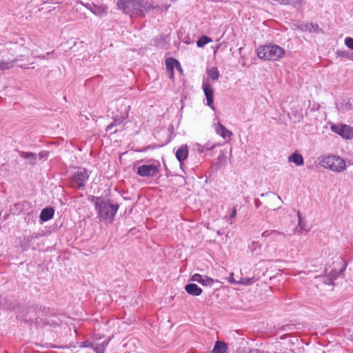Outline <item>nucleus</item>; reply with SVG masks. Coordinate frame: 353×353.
Listing matches in <instances>:
<instances>
[{"label": "nucleus", "instance_id": "obj_19", "mask_svg": "<svg viewBox=\"0 0 353 353\" xmlns=\"http://www.w3.org/2000/svg\"><path fill=\"white\" fill-rule=\"evenodd\" d=\"M165 65L168 70H174V67L177 68V69L179 70L180 71L182 70L179 62L175 59L169 58L166 59Z\"/></svg>", "mask_w": 353, "mask_h": 353}, {"label": "nucleus", "instance_id": "obj_44", "mask_svg": "<svg viewBox=\"0 0 353 353\" xmlns=\"http://www.w3.org/2000/svg\"><path fill=\"white\" fill-rule=\"evenodd\" d=\"M351 58H352V61H353V56Z\"/></svg>", "mask_w": 353, "mask_h": 353}, {"label": "nucleus", "instance_id": "obj_29", "mask_svg": "<svg viewBox=\"0 0 353 353\" xmlns=\"http://www.w3.org/2000/svg\"><path fill=\"white\" fill-rule=\"evenodd\" d=\"M202 277L203 276L199 274H194L191 277V280L193 281H196V282H198V283H200L201 281L202 280Z\"/></svg>", "mask_w": 353, "mask_h": 353}, {"label": "nucleus", "instance_id": "obj_30", "mask_svg": "<svg viewBox=\"0 0 353 353\" xmlns=\"http://www.w3.org/2000/svg\"><path fill=\"white\" fill-rule=\"evenodd\" d=\"M340 54L352 61V58H350V57H352L353 56V52L350 53V52H342L340 53Z\"/></svg>", "mask_w": 353, "mask_h": 353}, {"label": "nucleus", "instance_id": "obj_20", "mask_svg": "<svg viewBox=\"0 0 353 353\" xmlns=\"http://www.w3.org/2000/svg\"><path fill=\"white\" fill-rule=\"evenodd\" d=\"M207 74L209 76V77L215 81L217 80L220 76L219 72L216 67H212L207 70Z\"/></svg>", "mask_w": 353, "mask_h": 353}, {"label": "nucleus", "instance_id": "obj_22", "mask_svg": "<svg viewBox=\"0 0 353 353\" xmlns=\"http://www.w3.org/2000/svg\"><path fill=\"white\" fill-rule=\"evenodd\" d=\"M227 161V157L225 153L223 151H221L218 158H217V162L216 165L219 167L222 166Z\"/></svg>", "mask_w": 353, "mask_h": 353}, {"label": "nucleus", "instance_id": "obj_16", "mask_svg": "<svg viewBox=\"0 0 353 353\" xmlns=\"http://www.w3.org/2000/svg\"><path fill=\"white\" fill-rule=\"evenodd\" d=\"M188 154V150L187 145H182L176 152V157L179 162L184 161Z\"/></svg>", "mask_w": 353, "mask_h": 353}, {"label": "nucleus", "instance_id": "obj_28", "mask_svg": "<svg viewBox=\"0 0 353 353\" xmlns=\"http://www.w3.org/2000/svg\"><path fill=\"white\" fill-rule=\"evenodd\" d=\"M310 26L312 28L310 29V31H313L316 33H321L323 32L317 24H310Z\"/></svg>", "mask_w": 353, "mask_h": 353}, {"label": "nucleus", "instance_id": "obj_25", "mask_svg": "<svg viewBox=\"0 0 353 353\" xmlns=\"http://www.w3.org/2000/svg\"><path fill=\"white\" fill-rule=\"evenodd\" d=\"M122 122H123V119L121 118L114 119V121L112 123H111L110 124H109L106 127V131L107 132L111 131L114 126H115L117 125H120Z\"/></svg>", "mask_w": 353, "mask_h": 353}, {"label": "nucleus", "instance_id": "obj_24", "mask_svg": "<svg viewBox=\"0 0 353 353\" xmlns=\"http://www.w3.org/2000/svg\"><path fill=\"white\" fill-rule=\"evenodd\" d=\"M272 234H284L283 232H279L277 230H265L264 231L261 236L264 238L271 237Z\"/></svg>", "mask_w": 353, "mask_h": 353}, {"label": "nucleus", "instance_id": "obj_17", "mask_svg": "<svg viewBox=\"0 0 353 353\" xmlns=\"http://www.w3.org/2000/svg\"><path fill=\"white\" fill-rule=\"evenodd\" d=\"M228 345L225 342L217 341L211 353H225Z\"/></svg>", "mask_w": 353, "mask_h": 353}, {"label": "nucleus", "instance_id": "obj_23", "mask_svg": "<svg viewBox=\"0 0 353 353\" xmlns=\"http://www.w3.org/2000/svg\"><path fill=\"white\" fill-rule=\"evenodd\" d=\"M214 282V280L207 276H203L202 280L199 283L203 286H211Z\"/></svg>", "mask_w": 353, "mask_h": 353}, {"label": "nucleus", "instance_id": "obj_34", "mask_svg": "<svg viewBox=\"0 0 353 353\" xmlns=\"http://www.w3.org/2000/svg\"><path fill=\"white\" fill-rule=\"evenodd\" d=\"M297 215H298V217H299V227L301 228V229H304L303 226V223H301V214L299 212H297Z\"/></svg>", "mask_w": 353, "mask_h": 353}, {"label": "nucleus", "instance_id": "obj_5", "mask_svg": "<svg viewBox=\"0 0 353 353\" xmlns=\"http://www.w3.org/2000/svg\"><path fill=\"white\" fill-rule=\"evenodd\" d=\"M284 53V50L276 45L260 46L257 49L259 58L265 60H278L283 57Z\"/></svg>", "mask_w": 353, "mask_h": 353}, {"label": "nucleus", "instance_id": "obj_39", "mask_svg": "<svg viewBox=\"0 0 353 353\" xmlns=\"http://www.w3.org/2000/svg\"><path fill=\"white\" fill-rule=\"evenodd\" d=\"M169 75L170 78H173L174 76V70H168Z\"/></svg>", "mask_w": 353, "mask_h": 353}, {"label": "nucleus", "instance_id": "obj_37", "mask_svg": "<svg viewBox=\"0 0 353 353\" xmlns=\"http://www.w3.org/2000/svg\"><path fill=\"white\" fill-rule=\"evenodd\" d=\"M254 204H255V206L257 208H259L260 207V205H261V202L259 201V199H256L254 201Z\"/></svg>", "mask_w": 353, "mask_h": 353}, {"label": "nucleus", "instance_id": "obj_15", "mask_svg": "<svg viewBox=\"0 0 353 353\" xmlns=\"http://www.w3.org/2000/svg\"><path fill=\"white\" fill-rule=\"evenodd\" d=\"M288 161L294 163L296 166H301L304 164L303 156L298 152H294L288 157Z\"/></svg>", "mask_w": 353, "mask_h": 353}, {"label": "nucleus", "instance_id": "obj_9", "mask_svg": "<svg viewBox=\"0 0 353 353\" xmlns=\"http://www.w3.org/2000/svg\"><path fill=\"white\" fill-rule=\"evenodd\" d=\"M331 130L344 139H350L353 138V128L347 125L333 124L331 125Z\"/></svg>", "mask_w": 353, "mask_h": 353}, {"label": "nucleus", "instance_id": "obj_42", "mask_svg": "<svg viewBox=\"0 0 353 353\" xmlns=\"http://www.w3.org/2000/svg\"><path fill=\"white\" fill-rule=\"evenodd\" d=\"M23 56H25V54H19V57H23Z\"/></svg>", "mask_w": 353, "mask_h": 353}, {"label": "nucleus", "instance_id": "obj_7", "mask_svg": "<svg viewBox=\"0 0 353 353\" xmlns=\"http://www.w3.org/2000/svg\"><path fill=\"white\" fill-rule=\"evenodd\" d=\"M99 338H97L94 336L93 339L92 341H85L81 343V347H91L97 353H104L105 347L108 345L109 339L104 340L102 343H99Z\"/></svg>", "mask_w": 353, "mask_h": 353}, {"label": "nucleus", "instance_id": "obj_10", "mask_svg": "<svg viewBox=\"0 0 353 353\" xmlns=\"http://www.w3.org/2000/svg\"><path fill=\"white\" fill-rule=\"evenodd\" d=\"M203 89L204 91V94L207 101V105L210 107L212 110H214V107L213 105L214 101V90L212 88L211 85L209 83H205L203 84Z\"/></svg>", "mask_w": 353, "mask_h": 353}, {"label": "nucleus", "instance_id": "obj_43", "mask_svg": "<svg viewBox=\"0 0 353 353\" xmlns=\"http://www.w3.org/2000/svg\"><path fill=\"white\" fill-rule=\"evenodd\" d=\"M265 194V193H262L261 196H263Z\"/></svg>", "mask_w": 353, "mask_h": 353}, {"label": "nucleus", "instance_id": "obj_18", "mask_svg": "<svg viewBox=\"0 0 353 353\" xmlns=\"http://www.w3.org/2000/svg\"><path fill=\"white\" fill-rule=\"evenodd\" d=\"M108 8L105 6H97L93 3V9L92 13L96 16L102 17L107 14Z\"/></svg>", "mask_w": 353, "mask_h": 353}, {"label": "nucleus", "instance_id": "obj_2", "mask_svg": "<svg viewBox=\"0 0 353 353\" xmlns=\"http://www.w3.org/2000/svg\"><path fill=\"white\" fill-rule=\"evenodd\" d=\"M117 5L119 10L130 17H143L148 10L154 8L146 0H119Z\"/></svg>", "mask_w": 353, "mask_h": 353}, {"label": "nucleus", "instance_id": "obj_32", "mask_svg": "<svg viewBox=\"0 0 353 353\" xmlns=\"http://www.w3.org/2000/svg\"><path fill=\"white\" fill-rule=\"evenodd\" d=\"M81 3L85 6L87 9L90 10L91 11V12H92V9H93V4H90V3H84L83 2H81Z\"/></svg>", "mask_w": 353, "mask_h": 353}, {"label": "nucleus", "instance_id": "obj_4", "mask_svg": "<svg viewBox=\"0 0 353 353\" xmlns=\"http://www.w3.org/2000/svg\"><path fill=\"white\" fill-rule=\"evenodd\" d=\"M319 165L337 172H341L346 168L345 161L341 157L335 155L320 157Z\"/></svg>", "mask_w": 353, "mask_h": 353}, {"label": "nucleus", "instance_id": "obj_3", "mask_svg": "<svg viewBox=\"0 0 353 353\" xmlns=\"http://www.w3.org/2000/svg\"><path fill=\"white\" fill-rule=\"evenodd\" d=\"M21 48L12 42L0 43V70H8L13 66L14 63L19 60L17 53Z\"/></svg>", "mask_w": 353, "mask_h": 353}, {"label": "nucleus", "instance_id": "obj_27", "mask_svg": "<svg viewBox=\"0 0 353 353\" xmlns=\"http://www.w3.org/2000/svg\"><path fill=\"white\" fill-rule=\"evenodd\" d=\"M345 44L347 48L351 50H353V38L347 37L345 39Z\"/></svg>", "mask_w": 353, "mask_h": 353}, {"label": "nucleus", "instance_id": "obj_14", "mask_svg": "<svg viewBox=\"0 0 353 353\" xmlns=\"http://www.w3.org/2000/svg\"><path fill=\"white\" fill-rule=\"evenodd\" d=\"M216 132L221 136L223 139H225L227 137H231L232 135V132L228 130L221 123H218L217 125L215 128Z\"/></svg>", "mask_w": 353, "mask_h": 353}, {"label": "nucleus", "instance_id": "obj_11", "mask_svg": "<svg viewBox=\"0 0 353 353\" xmlns=\"http://www.w3.org/2000/svg\"><path fill=\"white\" fill-rule=\"evenodd\" d=\"M185 290L189 294L192 296H199L202 293V289L194 283L186 285Z\"/></svg>", "mask_w": 353, "mask_h": 353}, {"label": "nucleus", "instance_id": "obj_38", "mask_svg": "<svg viewBox=\"0 0 353 353\" xmlns=\"http://www.w3.org/2000/svg\"><path fill=\"white\" fill-rule=\"evenodd\" d=\"M279 1L281 4L286 5L289 3L290 0H279Z\"/></svg>", "mask_w": 353, "mask_h": 353}, {"label": "nucleus", "instance_id": "obj_40", "mask_svg": "<svg viewBox=\"0 0 353 353\" xmlns=\"http://www.w3.org/2000/svg\"><path fill=\"white\" fill-rule=\"evenodd\" d=\"M39 157H40V159L46 156V154H43V153H39Z\"/></svg>", "mask_w": 353, "mask_h": 353}, {"label": "nucleus", "instance_id": "obj_8", "mask_svg": "<svg viewBox=\"0 0 353 353\" xmlns=\"http://www.w3.org/2000/svg\"><path fill=\"white\" fill-rule=\"evenodd\" d=\"M159 172V168L154 164L142 165L137 168V173L143 177H153Z\"/></svg>", "mask_w": 353, "mask_h": 353}, {"label": "nucleus", "instance_id": "obj_36", "mask_svg": "<svg viewBox=\"0 0 353 353\" xmlns=\"http://www.w3.org/2000/svg\"><path fill=\"white\" fill-rule=\"evenodd\" d=\"M205 145V150H210L212 149L215 146L214 144L213 145H210L209 143H207Z\"/></svg>", "mask_w": 353, "mask_h": 353}, {"label": "nucleus", "instance_id": "obj_1", "mask_svg": "<svg viewBox=\"0 0 353 353\" xmlns=\"http://www.w3.org/2000/svg\"><path fill=\"white\" fill-rule=\"evenodd\" d=\"M89 201L94 203L97 217L100 221L109 223L113 221L114 215L119 208V204L112 203L109 200L94 196H90Z\"/></svg>", "mask_w": 353, "mask_h": 353}, {"label": "nucleus", "instance_id": "obj_12", "mask_svg": "<svg viewBox=\"0 0 353 353\" xmlns=\"http://www.w3.org/2000/svg\"><path fill=\"white\" fill-rule=\"evenodd\" d=\"M20 157L28 160V163L30 165L37 164V154L36 153L30 152H20Z\"/></svg>", "mask_w": 353, "mask_h": 353}, {"label": "nucleus", "instance_id": "obj_6", "mask_svg": "<svg viewBox=\"0 0 353 353\" xmlns=\"http://www.w3.org/2000/svg\"><path fill=\"white\" fill-rule=\"evenodd\" d=\"M89 175L85 169H81L74 172L71 177V186L77 189H84L85 183L88 181Z\"/></svg>", "mask_w": 353, "mask_h": 353}, {"label": "nucleus", "instance_id": "obj_35", "mask_svg": "<svg viewBox=\"0 0 353 353\" xmlns=\"http://www.w3.org/2000/svg\"><path fill=\"white\" fill-rule=\"evenodd\" d=\"M236 215V208H234L230 215V219L235 217V216Z\"/></svg>", "mask_w": 353, "mask_h": 353}, {"label": "nucleus", "instance_id": "obj_13", "mask_svg": "<svg viewBox=\"0 0 353 353\" xmlns=\"http://www.w3.org/2000/svg\"><path fill=\"white\" fill-rule=\"evenodd\" d=\"M54 210L52 208H46L41 210L39 218L41 221H48L52 218Z\"/></svg>", "mask_w": 353, "mask_h": 353}, {"label": "nucleus", "instance_id": "obj_21", "mask_svg": "<svg viewBox=\"0 0 353 353\" xmlns=\"http://www.w3.org/2000/svg\"><path fill=\"white\" fill-rule=\"evenodd\" d=\"M212 41V39L207 36H202L196 42L197 46L199 48L203 47L205 44Z\"/></svg>", "mask_w": 353, "mask_h": 353}, {"label": "nucleus", "instance_id": "obj_33", "mask_svg": "<svg viewBox=\"0 0 353 353\" xmlns=\"http://www.w3.org/2000/svg\"><path fill=\"white\" fill-rule=\"evenodd\" d=\"M229 281L231 283H238V281L235 280L234 278V274L231 273L229 277Z\"/></svg>", "mask_w": 353, "mask_h": 353}, {"label": "nucleus", "instance_id": "obj_31", "mask_svg": "<svg viewBox=\"0 0 353 353\" xmlns=\"http://www.w3.org/2000/svg\"><path fill=\"white\" fill-rule=\"evenodd\" d=\"M196 150H197V151L199 153H203V152L205 151V145H201V144H197Z\"/></svg>", "mask_w": 353, "mask_h": 353}, {"label": "nucleus", "instance_id": "obj_41", "mask_svg": "<svg viewBox=\"0 0 353 353\" xmlns=\"http://www.w3.org/2000/svg\"><path fill=\"white\" fill-rule=\"evenodd\" d=\"M279 235H280V234H272V235L271 236V237H272L273 239H274L276 237H277V236H279ZM283 236H285V234H283Z\"/></svg>", "mask_w": 353, "mask_h": 353}, {"label": "nucleus", "instance_id": "obj_26", "mask_svg": "<svg viewBox=\"0 0 353 353\" xmlns=\"http://www.w3.org/2000/svg\"><path fill=\"white\" fill-rule=\"evenodd\" d=\"M254 282V278H241V279L238 281L239 284L243 285H250L253 283Z\"/></svg>", "mask_w": 353, "mask_h": 353}]
</instances>
